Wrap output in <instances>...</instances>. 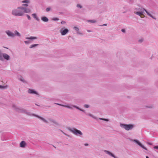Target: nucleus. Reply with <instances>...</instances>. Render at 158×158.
Masks as SVG:
<instances>
[{
	"mask_svg": "<svg viewBox=\"0 0 158 158\" xmlns=\"http://www.w3.org/2000/svg\"><path fill=\"white\" fill-rule=\"evenodd\" d=\"M18 9H21L22 11H23V14H24V13H30L31 12V10L28 8H27L26 7L20 6L18 7Z\"/></svg>",
	"mask_w": 158,
	"mask_h": 158,
	"instance_id": "7",
	"label": "nucleus"
},
{
	"mask_svg": "<svg viewBox=\"0 0 158 158\" xmlns=\"http://www.w3.org/2000/svg\"><path fill=\"white\" fill-rule=\"evenodd\" d=\"M23 6L26 7H27L28 6V5L27 4V3L26 4H23L22 5Z\"/></svg>",
	"mask_w": 158,
	"mask_h": 158,
	"instance_id": "37",
	"label": "nucleus"
},
{
	"mask_svg": "<svg viewBox=\"0 0 158 158\" xmlns=\"http://www.w3.org/2000/svg\"><path fill=\"white\" fill-rule=\"evenodd\" d=\"M27 145V143L24 141H22L20 143V147L22 148H24Z\"/></svg>",
	"mask_w": 158,
	"mask_h": 158,
	"instance_id": "16",
	"label": "nucleus"
},
{
	"mask_svg": "<svg viewBox=\"0 0 158 158\" xmlns=\"http://www.w3.org/2000/svg\"><path fill=\"white\" fill-rule=\"evenodd\" d=\"M37 21H40V19L37 17V15L36 14L34 13L32 14L31 15Z\"/></svg>",
	"mask_w": 158,
	"mask_h": 158,
	"instance_id": "18",
	"label": "nucleus"
},
{
	"mask_svg": "<svg viewBox=\"0 0 158 158\" xmlns=\"http://www.w3.org/2000/svg\"><path fill=\"white\" fill-rule=\"evenodd\" d=\"M12 107L14 110L18 112L24 114L26 109L21 108H19L15 105H12Z\"/></svg>",
	"mask_w": 158,
	"mask_h": 158,
	"instance_id": "6",
	"label": "nucleus"
},
{
	"mask_svg": "<svg viewBox=\"0 0 158 158\" xmlns=\"http://www.w3.org/2000/svg\"><path fill=\"white\" fill-rule=\"evenodd\" d=\"M120 126L121 127L124 128L127 131L132 129L135 127L133 124H126L123 123H120Z\"/></svg>",
	"mask_w": 158,
	"mask_h": 158,
	"instance_id": "4",
	"label": "nucleus"
},
{
	"mask_svg": "<svg viewBox=\"0 0 158 158\" xmlns=\"http://www.w3.org/2000/svg\"><path fill=\"white\" fill-rule=\"evenodd\" d=\"M88 31V32H90V31H90V30H88V31Z\"/></svg>",
	"mask_w": 158,
	"mask_h": 158,
	"instance_id": "52",
	"label": "nucleus"
},
{
	"mask_svg": "<svg viewBox=\"0 0 158 158\" xmlns=\"http://www.w3.org/2000/svg\"><path fill=\"white\" fill-rule=\"evenodd\" d=\"M155 72H156L158 74V69H156L155 70Z\"/></svg>",
	"mask_w": 158,
	"mask_h": 158,
	"instance_id": "47",
	"label": "nucleus"
},
{
	"mask_svg": "<svg viewBox=\"0 0 158 158\" xmlns=\"http://www.w3.org/2000/svg\"><path fill=\"white\" fill-rule=\"evenodd\" d=\"M133 141L135 142L137 144L139 145L140 147L145 149L146 150H147V149L138 140L136 139L133 140Z\"/></svg>",
	"mask_w": 158,
	"mask_h": 158,
	"instance_id": "10",
	"label": "nucleus"
},
{
	"mask_svg": "<svg viewBox=\"0 0 158 158\" xmlns=\"http://www.w3.org/2000/svg\"><path fill=\"white\" fill-rule=\"evenodd\" d=\"M99 119L100 120L105 121L106 122H108L109 121V120L108 119L104 118H99Z\"/></svg>",
	"mask_w": 158,
	"mask_h": 158,
	"instance_id": "27",
	"label": "nucleus"
},
{
	"mask_svg": "<svg viewBox=\"0 0 158 158\" xmlns=\"http://www.w3.org/2000/svg\"><path fill=\"white\" fill-rule=\"evenodd\" d=\"M53 20L54 21H58L59 19L58 18H54L53 19Z\"/></svg>",
	"mask_w": 158,
	"mask_h": 158,
	"instance_id": "39",
	"label": "nucleus"
},
{
	"mask_svg": "<svg viewBox=\"0 0 158 158\" xmlns=\"http://www.w3.org/2000/svg\"><path fill=\"white\" fill-rule=\"evenodd\" d=\"M26 16H27V19H28L29 20H31V17L30 16V15H26Z\"/></svg>",
	"mask_w": 158,
	"mask_h": 158,
	"instance_id": "33",
	"label": "nucleus"
},
{
	"mask_svg": "<svg viewBox=\"0 0 158 158\" xmlns=\"http://www.w3.org/2000/svg\"><path fill=\"white\" fill-rule=\"evenodd\" d=\"M53 146L55 148H56V147L55 146Z\"/></svg>",
	"mask_w": 158,
	"mask_h": 158,
	"instance_id": "55",
	"label": "nucleus"
},
{
	"mask_svg": "<svg viewBox=\"0 0 158 158\" xmlns=\"http://www.w3.org/2000/svg\"><path fill=\"white\" fill-rule=\"evenodd\" d=\"M41 19L44 22H47L48 21V19L46 16L42 17Z\"/></svg>",
	"mask_w": 158,
	"mask_h": 158,
	"instance_id": "19",
	"label": "nucleus"
},
{
	"mask_svg": "<svg viewBox=\"0 0 158 158\" xmlns=\"http://www.w3.org/2000/svg\"><path fill=\"white\" fill-rule=\"evenodd\" d=\"M84 107L85 108H88L89 107V105H88L87 104H85L84 105Z\"/></svg>",
	"mask_w": 158,
	"mask_h": 158,
	"instance_id": "35",
	"label": "nucleus"
},
{
	"mask_svg": "<svg viewBox=\"0 0 158 158\" xmlns=\"http://www.w3.org/2000/svg\"><path fill=\"white\" fill-rule=\"evenodd\" d=\"M48 107H50V106H48Z\"/></svg>",
	"mask_w": 158,
	"mask_h": 158,
	"instance_id": "56",
	"label": "nucleus"
},
{
	"mask_svg": "<svg viewBox=\"0 0 158 158\" xmlns=\"http://www.w3.org/2000/svg\"><path fill=\"white\" fill-rule=\"evenodd\" d=\"M68 129L75 135L81 137L83 135L82 133L80 131L75 128L68 127Z\"/></svg>",
	"mask_w": 158,
	"mask_h": 158,
	"instance_id": "2",
	"label": "nucleus"
},
{
	"mask_svg": "<svg viewBox=\"0 0 158 158\" xmlns=\"http://www.w3.org/2000/svg\"><path fill=\"white\" fill-rule=\"evenodd\" d=\"M145 11L146 12L147 15L152 17V18H153L154 19H156V18H155V17L153 16L151 14H150L146 10H145Z\"/></svg>",
	"mask_w": 158,
	"mask_h": 158,
	"instance_id": "21",
	"label": "nucleus"
},
{
	"mask_svg": "<svg viewBox=\"0 0 158 158\" xmlns=\"http://www.w3.org/2000/svg\"><path fill=\"white\" fill-rule=\"evenodd\" d=\"M10 57L9 55L5 53H2L0 50V60L3 61L4 59L7 60H10Z\"/></svg>",
	"mask_w": 158,
	"mask_h": 158,
	"instance_id": "5",
	"label": "nucleus"
},
{
	"mask_svg": "<svg viewBox=\"0 0 158 158\" xmlns=\"http://www.w3.org/2000/svg\"><path fill=\"white\" fill-rule=\"evenodd\" d=\"M145 9L139 6L138 8H136L135 9V10L138 11H143L145 10Z\"/></svg>",
	"mask_w": 158,
	"mask_h": 158,
	"instance_id": "17",
	"label": "nucleus"
},
{
	"mask_svg": "<svg viewBox=\"0 0 158 158\" xmlns=\"http://www.w3.org/2000/svg\"><path fill=\"white\" fill-rule=\"evenodd\" d=\"M77 34H80V35H82V33H81V32H77Z\"/></svg>",
	"mask_w": 158,
	"mask_h": 158,
	"instance_id": "48",
	"label": "nucleus"
},
{
	"mask_svg": "<svg viewBox=\"0 0 158 158\" xmlns=\"http://www.w3.org/2000/svg\"><path fill=\"white\" fill-rule=\"evenodd\" d=\"M11 14L13 15L16 16H23L24 15L22 10L20 9H18V8L16 9L13 10Z\"/></svg>",
	"mask_w": 158,
	"mask_h": 158,
	"instance_id": "1",
	"label": "nucleus"
},
{
	"mask_svg": "<svg viewBox=\"0 0 158 158\" xmlns=\"http://www.w3.org/2000/svg\"><path fill=\"white\" fill-rule=\"evenodd\" d=\"M60 131L64 134L65 135H66V133H65L63 131L61 130H60Z\"/></svg>",
	"mask_w": 158,
	"mask_h": 158,
	"instance_id": "45",
	"label": "nucleus"
},
{
	"mask_svg": "<svg viewBox=\"0 0 158 158\" xmlns=\"http://www.w3.org/2000/svg\"><path fill=\"white\" fill-rule=\"evenodd\" d=\"M143 39H140V40H138V42H139V43H142V42H143Z\"/></svg>",
	"mask_w": 158,
	"mask_h": 158,
	"instance_id": "41",
	"label": "nucleus"
},
{
	"mask_svg": "<svg viewBox=\"0 0 158 158\" xmlns=\"http://www.w3.org/2000/svg\"><path fill=\"white\" fill-rule=\"evenodd\" d=\"M107 25V24H105L102 25V26H106Z\"/></svg>",
	"mask_w": 158,
	"mask_h": 158,
	"instance_id": "50",
	"label": "nucleus"
},
{
	"mask_svg": "<svg viewBox=\"0 0 158 158\" xmlns=\"http://www.w3.org/2000/svg\"><path fill=\"white\" fill-rule=\"evenodd\" d=\"M54 104H57V105H59V106H63V107H65V106H66V105H64L60 104H59V103H54Z\"/></svg>",
	"mask_w": 158,
	"mask_h": 158,
	"instance_id": "32",
	"label": "nucleus"
},
{
	"mask_svg": "<svg viewBox=\"0 0 158 158\" xmlns=\"http://www.w3.org/2000/svg\"><path fill=\"white\" fill-rule=\"evenodd\" d=\"M5 32L9 37H14V33L9 30L6 31Z\"/></svg>",
	"mask_w": 158,
	"mask_h": 158,
	"instance_id": "13",
	"label": "nucleus"
},
{
	"mask_svg": "<svg viewBox=\"0 0 158 158\" xmlns=\"http://www.w3.org/2000/svg\"><path fill=\"white\" fill-rule=\"evenodd\" d=\"M153 148L154 149H158V146H155Z\"/></svg>",
	"mask_w": 158,
	"mask_h": 158,
	"instance_id": "42",
	"label": "nucleus"
},
{
	"mask_svg": "<svg viewBox=\"0 0 158 158\" xmlns=\"http://www.w3.org/2000/svg\"><path fill=\"white\" fill-rule=\"evenodd\" d=\"M148 144L149 145H152V143H149V142H148Z\"/></svg>",
	"mask_w": 158,
	"mask_h": 158,
	"instance_id": "46",
	"label": "nucleus"
},
{
	"mask_svg": "<svg viewBox=\"0 0 158 158\" xmlns=\"http://www.w3.org/2000/svg\"><path fill=\"white\" fill-rule=\"evenodd\" d=\"M66 23V22L64 21H62L61 22V24H64V23Z\"/></svg>",
	"mask_w": 158,
	"mask_h": 158,
	"instance_id": "44",
	"label": "nucleus"
},
{
	"mask_svg": "<svg viewBox=\"0 0 158 158\" xmlns=\"http://www.w3.org/2000/svg\"><path fill=\"white\" fill-rule=\"evenodd\" d=\"M38 45V44H32L30 46L29 48H35Z\"/></svg>",
	"mask_w": 158,
	"mask_h": 158,
	"instance_id": "25",
	"label": "nucleus"
},
{
	"mask_svg": "<svg viewBox=\"0 0 158 158\" xmlns=\"http://www.w3.org/2000/svg\"><path fill=\"white\" fill-rule=\"evenodd\" d=\"M104 152H105L106 153L110 155L112 157H114V158H117L111 152L109 151L104 150Z\"/></svg>",
	"mask_w": 158,
	"mask_h": 158,
	"instance_id": "15",
	"label": "nucleus"
},
{
	"mask_svg": "<svg viewBox=\"0 0 158 158\" xmlns=\"http://www.w3.org/2000/svg\"><path fill=\"white\" fill-rule=\"evenodd\" d=\"M18 79L20 81H21L23 82H25V81L24 80L23 78L22 77V76L21 75H19L18 76Z\"/></svg>",
	"mask_w": 158,
	"mask_h": 158,
	"instance_id": "20",
	"label": "nucleus"
},
{
	"mask_svg": "<svg viewBox=\"0 0 158 158\" xmlns=\"http://www.w3.org/2000/svg\"><path fill=\"white\" fill-rule=\"evenodd\" d=\"M146 158H149V157L148 156H146Z\"/></svg>",
	"mask_w": 158,
	"mask_h": 158,
	"instance_id": "53",
	"label": "nucleus"
},
{
	"mask_svg": "<svg viewBox=\"0 0 158 158\" xmlns=\"http://www.w3.org/2000/svg\"><path fill=\"white\" fill-rule=\"evenodd\" d=\"M35 105H36V106H39V105H38L37 104H36V103H35Z\"/></svg>",
	"mask_w": 158,
	"mask_h": 158,
	"instance_id": "51",
	"label": "nucleus"
},
{
	"mask_svg": "<svg viewBox=\"0 0 158 158\" xmlns=\"http://www.w3.org/2000/svg\"><path fill=\"white\" fill-rule=\"evenodd\" d=\"M14 36L15 35H16L17 36H18L19 37H20L21 36V35L16 30H15L14 31Z\"/></svg>",
	"mask_w": 158,
	"mask_h": 158,
	"instance_id": "23",
	"label": "nucleus"
},
{
	"mask_svg": "<svg viewBox=\"0 0 158 158\" xmlns=\"http://www.w3.org/2000/svg\"><path fill=\"white\" fill-rule=\"evenodd\" d=\"M6 88V86H3L2 85H0V89H4Z\"/></svg>",
	"mask_w": 158,
	"mask_h": 158,
	"instance_id": "28",
	"label": "nucleus"
},
{
	"mask_svg": "<svg viewBox=\"0 0 158 158\" xmlns=\"http://www.w3.org/2000/svg\"><path fill=\"white\" fill-rule=\"evenodd\" d=\"M69 31V30L67 28H65L64 27L61 28L60 30V32L62 35H64L67 34Z\"/></svg>",
	"mask_w": 158,
	"mask_h": 158,
	"instance_id": "9",
	"label": "nucleus"
},
{
	"mask_svg": "<svg viewBox=\"0 0 158 158\" xmlns=\"http://www.w3.org/2000/svg\"><path fill=\"white\" fill-rule=\"evenodd\" d=\"M22 2L23 3H29L30 2L29 0H24L22 1Z\"/></svg>",
	"mask_w": 158,
	"mask_h": 158,
	"instance_id": "24",
	"label": "nucleus"
},
{
	"mask_svg": "<svg viewBox=\"0 0 158 158\" xmlns=\"http://www.w3.org/2000/svg\"><path fill=\"white\" fill-rule=\"evenodd\" d=\"M85 113V114L87 115H89L94 118H96L94 117L92 114H88V113H86L85 112V113Z\"/></svg>",
	"mask_w": 158,
	"mask_h": 158,
	"instance_id": "26",
	"label": "nucleus"
},
{
	"mask_svg": "<svg viewBox=\"0 0 158 158\" xmlns=\"http://www.w3.org/2000/svg\"><path fill=\"white\" fill-rule=\"evenodd\" d=\"M77 7L78 8H82V6L81 5L78 4L77 5Z\"/></svg>",
	"mask_w": 158,
	"mask_h": 158,
	"instance_id": "31",
	"label": "nucleus"
},
{
	"mask_svg": "<svg viewBox=\"0 0 158 158\" xmlns=\"http://www.w3.org/2000/svg\"><path fill=\"white\" fill-rule=\"evenodd\" d=\"M129 2L130 3L132 4L133 2V0H129Z\"/></svg>",
	"mask_w": 158,
	"mask_h": 158,
	"instance_id": "43",
	"label": "nucleus"
},
{
	"mask_svg": "<svg viewBox=\"0 0 158 158\" xmlns=\"http://www.w3.org/2000/svg\"><path fill=\"white\" fill-rule=\"evenodd\" d=\"M26 39L33 40L35 39H36L37 38L36 37L30 36V37H27L25 38Z\"/></svg>",
	"mask_w": 158,
	"mask_h": 158,
	"instance_id": "22",
	"label": "nucleus"
},
{
	"mask_svg": "<svg viewBox=\"0 0 158 158\" xmlns=\"http://www.w3.org/2000/svg\"><path fill=\"white\" fill-rule=\"evenodd\" d=\"M88 21L89 22H90L92 23H95L96 22V21L94 20H88Z\"/></svg>",
	"mask_w": 158,
	"mask_h": 158,
	"instance_id": "34",
	"label": "nucleus"
},
{
	"mask_svg": "<svg viewBox=\"0 0 158 158\" xmlns=\"http://www.w3.org/2000/svg\"><path fill=\"white\" fill-rule=\"evenodd\" d=\"M73 29L77 32H78L79 30V28L76 27H73Z\"/></svg>",
	"mask_w": 158,
	"mask_h": 158,
	"instance_id": "29",
	"label": "nucleus"
},
{
	"mask_svg": "<svg viewBox=\"0 0 158 158\" xmlns=\"http://www.w3.org/2000/svg\"><path fill=\"white\" fill-rule=\"evenodd\" d=\"M143 11H134L135 14L139 15L141 18H143L145 17L143 14Z\"/></svg>",
	"mask_w": 158,
	"mask_h": 158,
	"instance_id": "11",
	"label": "nucleus"
},
{
	"mask_svg": "<svg viewBox=\"0 0 158 158\" xmlns=\"http://www.w3.org/2000/svg\"><path fill=\"white\" fill-rule=\"evenodd\" d=\"M121 31L123 32V33H125L126 32V30L124 29H121Z\"/></svg>",
	"mask_w": 158,
	"mask_h": 158,
	"instance_id": "40",
	"label": "nucleus"
},
{
	"mask_svg": "<svg viewBox=\"0 0 158 158\" xmlns=\"http://www.w3.org/2000/svg\"><path fill=\"white\" fill-rule=\"evenodd\" d=\"M146 107L147 108H152L153 107V106L152 105V106H146Z\"/></svg>",
	"mask_w": 158,
	"mask_h": 158,
	"instance_id": "38",
	"label": "nucleus"
},
{
	"mask_svg": "<svg viewBox=\"0 0 158 158\" xmlns=\"http://www.w3.org/2000/svg\"><path fill=\"white\" fill-rule=\"evenodd\" d=\"M27 92L30 94H35L38 95H39L38 92L33 89H28Z\"/></svg>",
	"mask_w": 158,
	"mask_h": 158,
	"instance_id": "12",
	"label": "nucleus"
},
{
	"mask_svg": "<svg viewBox=\"0 0 158 158\" xmlns=\"http://www.w3.org/2000/svg\"><path fill=\"white\" fill-rule=\"evenodd\" d=\"M4 48H7V49H8V48H6V47H4Z\"/></svg>",
	"mask_w": 158,
	"mask_h": 158,
	"instance_id": "54",
	"label": "nucleus"
},
{
	"mask_svg": "<svg viewBox=\"0 0 158 158\" xmlns=\"http://www.w3.org/2000/svg\"><path fill=\"white\" fill-rule=\"evenodd\" d=\"M49 120L50 122L54 123L55 124V126H60V124L59 123L56 122V121L54 120H53L52 119L49 118Z\"/></svg>",
	"mask_w": 158,
	"mask_h": 158,
	"instance_id": "14",
	"label": "nucleus"
},
{
	"mask_svg": "<svg viewBox=\"0 0 158 158\" xmlns=\"http://www.w3.org/2000/svg\"><path fill=\"white\" fill-rule=\"evenodd\" d=\"M24 42L26 44H29L30 43V40L25 41Z\"/></svg>",
	"mask_w": 158,
	"mask_h": 158,
	"instance_id": "36",
	"label": "nucleus"
},
{
	"mask_svg": "<svg viewBox=\"0 0 158 158\" xmlns=\"http://www.w3.org/2000/svg\"><path fill=\"white\" fill-rule=\"evenodd\" d=\"M24 114H26L28 116H32L36 117H37L38 118H39V119H40L43 121L44 122L48 123V122L44 118H43L38 115L37 114H31L30 112L28 110H27L26 109L25 110V112Z\"/></svg>",
	"mask_w": 158,
	"mask_h": 158,
	"instance_id": "3",
	"label": "nucleus"
},
{
	"mask_svg": "<svg viewBox=\"0 0 158 158\" xmlns=\"http://www.w3.org/2000/svg\"><path fill=\"white\" fill-rule=\"evenodd\" d=\"M65 107L68 108H69V109H73V108L74 107L79 110L82 111L84 113H85V110L81 109L78 106H75V105H71V106H69V105H66L65 106Z\"/></svg>",
	"mask_w": 158,
	"mask_h": 158,
	"instance_id": "8",
	"label": "nucleus"
},
{
	"mask_svg": "<svg viewBox=\"0 0 158 158\" xmlns=\"http://www.w3.org/2000/svg\"><path fill=\"white\" fill-rule=\"evenodd\" d=\"M51 7H49L47 8L46 9V11L47 12H48L51 10Z\"/></svg>",
	"mask_w": 158,
	"mask_h": 158,
	"instance_id": "30",
	"label": "nucleus"
},
{
	"mask_svg": "<svg viewBox=\"0 0 158 158\" xmlns=\"http://www.w3.org/2000/svg\"><path fill=\"white\" fill-rule=\"evenodd\" d=\"M84 145L85 146H88L89 145V144L88 143H86L84 144Z\"/></svg>",
	"mask_w": 158,
	"mask_h": 158,
	"instance_id": "49",
	"label": "nucleus"
}]
</instances>
